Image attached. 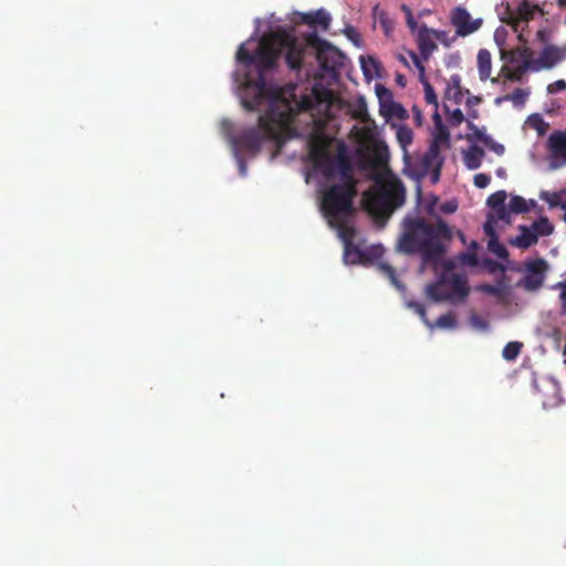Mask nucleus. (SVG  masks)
I'll list each match as a JSON object with an SVG mask.
<instances>
[{"label": "nucleus", "mask_w": 566, "mask_h": 566, "mask_svg": "<svg viewBox=\"0 0 566 566\" xmlns=\"http://www.w3.org/2000/svg\"><path fill=\"white\" fill-rule=\"evenodd\" d=\"M556 286L562 289V291H566V281L557 283Z\"/></svg>", "instance_id": "bf43d9fd"}, {"label": "nucleus", "mask_w": 566, "mask_h": 566, "mask_svg": "<svg viewBox=\"0 0 566 566\" xmlns=\"http://www.w3.org/2000/svg\"><path fill=\"white\" fill-rule=\"evenodd\" d=\"M360 65L366 77L371 78L374 75L378 74L379 65L374 57L360 56Z\"/></svg>", "instance_id": "cd10ccee"}, {"label": "nucleus", "mask_w": 566, "mask_h": 566, "mask_svg": "<svg viewBox=\"0 0 566 566\" xmlns=\"http://www.w3.org/2000/svg\"><path fill=\"white\" fill-rule=\"evenodd\" d=\"M467 127L469 130V133L467 135L468 140H470V142L478 140V142H481L483 145L485 142H491V136L486 135L485 128H480L472 122H468Z\"/></svg>", "instance_id": "bb28decb"}, {"label": "nucleus", "mask_w": 566, "mask_h": 566, "mask_svg": "<svg viewBox=\"0 0 566 566\" xmlns=\"http://www.w3.org/2000/svg\"><path fill=\"white\" fill-rule=\"evenodd\" d=\"M412 114H413V120H415V123H416L418 126H421V125H422V119H423V117H422V113H421L420 108H419V107H417V106H413V107H412Z\"/></svg>", "instance_id": "3c124183"}, {"label": "nucleus", "mask_w": 566, "mask_h": 566, "mask_svg": "<svg viewBox=\"0 0 566 566\" xmlns=\"http://www.w3.org/2000/svg\"><path fill=\"white\" fill-rule=\"evenodd\" d=\"M484 156L485 151L483 148L478 145H471L463 154V161L469 169L474 170L481 166Z\"/></svg>", "instance_id": "aec40b11"}, {"label": "nucleus", "mask_w": 566, "mask_h": 566, "mask_svg": "<svg viewBox=\"0 0 566 566\" xmlns=\"http://www.w3.org/2000/svg\"><path fill=\"white\" fill-rule=\"evenodd\" d=\"M496 175H497L499 177H504V176H505V170H504L503 168H499V169L496 170Z\"/></svg>", "instance_id": "052dcab7"}, {"label": "nucleus", "mask_w": 566, "mask_h": 566, "mask_svg": "<svg viewBox=\"0 0 566 566\" xmlns=\"http://www.w3.org/2000/svg\"><path fill=\"white\" fill-rule=\"evenodd\" d=\"M344 261L348 264H366L370 261L365 251L354 243H347L344 249Z\"/></svg>", "instance_id": "6ab92c4d"}, {"label": "nucleus", "mask_w": 566, "mask_h": 566, "mask_svg": "<svg viewBox=\"0 0 566 566\" xmlns=\"http://www.w3.org/2000/svg\"><path fill=\"white\" fill-rule=\"evenodd\" d=\"M536 12L543 13L537 4H532L528 0L518 2L516 9L510 13V23L516 27L520 22H528L534 18Z\"/></svg>", "instance_id": "2eb2a0df"}, {"label": "nucleus", "mask_w": 566, "mask_h": 566, "mask_svg": "<svg viewBox=\"0 0 566 566\" xmlns=\"http://www.w3.org/2000/svg\"><path fill=\"white\" fill-rule=\"evenodd\" d=\"M488 249L500 259H506L509 256L506 248L499 242L497 238H492L489 240Z\"/></svg>", "instance_id": "72a5a7b5"}, {"label": "nucleus", "mask_w": 566, "mask_h": 566, "mask_svg": "<svg viewBox=\"0 0 566 566\" xmlns=\"http://www.w3.org/2000/svg\"><path fill=\"white\" fill-rule=\"evenodd\" d=\"M378 266H379L380 271H381L384 274H386V275L391 280V282H392L394 284H396V285H397V277H396V271H395V269H394L391 265L387 264V263H379V265H378Z\"/></svg>", "instance_id": "a19ab883"}, {"label": "nucleus", "mask_w": 566, "mask_h": 566, "mask_svg": "<svg viewBox=\"0 0 566 566\" xmlns=\"http://www.w3.org/2000/svg\"><path fill=\"white\" fill-rule=\"evenodd\" d=\"M295 91L296 86L292 84L277 93L270 109L259 117V127L241 132L234 139L235 146L253 155L256 154L264 139L277 140L296 114L312 111L315 102L326 101L332 95L329 91L321 92L314 87L311 95L304 94L298 97Z\"/></svg>", "instance_id": "f03ea898"}, {"label": "nucleus", "mask_w": 566, "mask_h": 566, "mask_svg": "<svg viewBox=\"0 0 566 566\" xmlns=\"http://www.w3.org/2000/svg\"><path fill=\"white\" fill-rule=\"evenodd\" d=\"M523 347V344L520 342H510L507 343L502 352V356L505 360L512 361L517 358V356L521 353V349Z\"/></svg>", "instance_id": "c85d7f7f"}, {"label": "nucleus", "mask_w": 566, "mask_h": 566, "mask_svg": "<svg viewBox=\"0 0 566 566\" xmlns=\"http://www.w3.org/2000/svg\"><path fill=\"white\" fill-rule=\"evenodd\" d=\"M433 120H434V127L443 125L442 119L437 109L434 111V114H433Z\"/></svg>", "instance_id": "5fc2aeb1"}, {"label": "nucleus", "mask_w": 566, "mask_h": 566, "mask_svg": "<svg viewBox=\"0 0 566 566\" xmlns=\"http://www.w3.org/2000/svg\"><path fill=\"white\" fill-rule=\"evenodd\" d=\"M566 59V49L553 44L546 45L541 52L537 60L533 61V71L542 69H552L557 63Z\"/></svg>", "instance_id": "ddd939ff"}, {"label": "nucleus", "mask_w": 566, "mask_h": 566, "mask_svg": "<svg viewBox=\"0 0 566 566\" xmlns=\"http://www.w3.org/2000/svg\"><path fill=\"white\" fill-rule=\"evenodd\" d=\"M451 120L454 125H459L464 120V115L461 109L457 108L451 114Z\"/></svg>", "instance_id": "de8ad7c7"}, {"label": "nucleus", "mask_w": 566, "mask_h": 566, "mask_svg": "<svg viewBox=\"0 0 566 566\" xmlns=\"http://www.w3.org/2000/svg\"><path fill=\"white\" fill-rule=\"evenodd\" d=\"M401 61L403 62V64L408 65L407 60L403 56H401Z\"/></svg>", "instance_id": "e2e57ef3"}, {"label": "nucleus", "mask_w": 566, "mask_h": 566, "mask_svg": "<svg viewBox=\"0 0 566 566\" xmlns=\"http://www.w3.org/2000/svg\"><path fill=\"white\" fill-rule=\"evenodd\" d=\"M505 200H506V192L504 190H500V191L492 193L488 198L486 203L492 209H501L502 212H505V206H504Z\"/></svg>", "instance_id": "c756f323"}, {"label": "nucleus", "mask_w": 566, "mask_h": 566, "mask_svg": "<svg viewBox=\"0 0 566 566\" xmlns=\"http://www.w3.org/2000/svg\"><path fill=\"white\" fill-rule=\"evenodd\" d=\"M306 45L315 50L322 70L335 72L344 65V54L315 32L306 36Z\"/></svg>", "instance_id": "0eeeda50"}, {"label": "nucleus", "mask_w": 566, "mask_h": 566, "mask_svg": "<svg viewBox=\"0 0 566 566\" xmlns=\"http://www.w3.org/2000/svg\"><path fill=\"white\" fill-rule=\"evenodd\" d=\"M436 325L441 328H454L457 326V319L451 313L443 314L438 317Z\"/></svg>", "instance_id": "e433bc0d"}, {"label": "nucleus", "mask_w": 566, "mask_h": 566, "mask_svg": "<svg viewBox=\"0 0 566 566\" xmlns=\"http://www.w3.org/2000/svg\"><path fill=\"white\" fill-rule=\"evenodd\" d=\"M497 210V218L504 220L507 217V210L505 209V212H502L501 209Z\"/></svg>", "instance_id": "4d7b16f0"}, {"label": "nucleus", "mask_w": 566, "mask_h": 566, "mask_svg": "<svg viewBox=\"0 0 566 566\" xmlns=\"http://www.w3.org/2000/svg\"><path fill=\"white\" fill-rule=\"evenodd\" d=\"M480 102H481V98H480V97L473 96V97L468 98L467 104H468L469 106H471V105L479 104Z\"/></svg>", "instance_id": "6e6d98bb"}, {"label": "nucleus", "mask_w": 566, "mask_h": 566, "mask_svg": "<svg viewBox=\"0 0 566 566\" xmlns=\"http://www.w3.org/2000/svg\"><path fill=\"white\" fill-rule=\"evenodd\" d=\"M452 240L450 227L441 219L429 222L419 214H407L401 222L397 250L408 255H419L424 263H438Z\"/></svg>", "instance_id": "7ed1b4c3"}, {"label": "nucleus", "mask_w": 566, "mask_h": 566, "mask_svg": "<svg viewBox=\"0 0 566 566\" xmlns=\"http://www.w3.org/2000/svg\"><path fill=\"white\" fill-rule=\"evenodd\" d=\"M423 84L424 90V99L428 104H431L434 106V108H438V96L434 92L433 86L424 78L420 80Z\"/></svg>", "instance_id": "f704fd0d"}, {"label": "nucleus", "mask_w": 566, "mask_h": 566, "mask_svg": "<svg viewBox=\"0 0 566 566\" xmlns=\"http://www.w3.org/2000/svg\"><path fill=\"white\" fill-rule=\"evenodd\" d=\"M559 302H560L562 313L566 314V291L560 292Z\"/></svg>", "instance_id": "864d4df0"}, {"label": "nucleus", "mask_w": 566, "mask_h": 566, "mask_svg": "<svg viewBox=\"0 0 566 566\" xmlns=\"http://www.w3.org/2000/svg\"><path fill=\"white\" fill-rule=\"evenodd\" d=\"M400 9L406 14V22H407L408 28L410 29V31L412 33H415L419 27L417 24V21L413 18L411 9L405 3L401 4Z\"/></svg>", "instance_id": "4c0bfd02"}, {"label": "nucleus", "mask_w": 566, "mask_h": 566, "mask_svg": "<svg viewBox=\"0 0 566 566\" xmlns=\"http://www.w3.org/2000/svg\"><path fill=\"white\" fill-rule=\"evenodd\" d=\"M450 21L455 28L457 35L462 38L474 33L482 25V20H473L469 11L463 7H457L451 11Z\"/></svg>", "instance_id": "9d476101"}, {"label": "nucleus", "mask_w": 566, "mask_h": 566, "mask_svg": "<svg viewBox=\"0 0 566 566\" xmlns=\"http://www.w3.org/2000/svg\"><path fill=\"white\" fill-rule=\"evenodd\" d=\"M483 229L485 234L489 237V240L492 238H497L494 227L490 221L484 223Z\"/></svg>", "instance_id": "8fccbe9b"}, {"label": "nucleus", "mask_w": 566, "mask_h": 566, "mask_svg": "<svg viewBox=\"0 0 566 566\" xmlns=\"http://www.w3.org/2000/svg\"><path fill=\"white\" fill-rule=\"evenodd\" d=\"M357 117L363 118V112H359V113L357 114Z\"/></svg>", "instance_id": "0e129e2a"}, {"label": "nucleus", "mask_w": 566, "mask_h": 566, "mask_svg": "<svg viewBox=\"0 0 566 566\" xmlns=\"http://www.w3.org/2000/svg\"><path fill=\"white\" fill-rule=\"evenodd\" d=\"M458 208L454 201H447L441 206V211L444 213H453Z\"/></svg>", "instance_id": "09e8293b"}, {"label": "nucleus", "mask_w": 566, "mask_h": 566, "mask_svg": "<svg viewBox=\"0 0 566 566\" xmlns=\"http://www.w3.org/2000/svg\"><path fill=\"white\" fill-rule=\"evenodd\" d=\"M558 6L559 7H566V0H558Z\"/></svg>", "instance_id": "680f3d73"}, {"label": "nucleus", "mask_w": 566, "mask_h": 566, "mask_svg": "<svg viewBox=\"0 0 566 566\" xmlns=\"http://www.w3.org/2000/svg\"><path fill=\"white\" fill-rule=\"evenodd\" d=\"M522 56H523V62L518 66H516L514 70H512V71L509 70L507 71V73L505 74V78L506 80H509L511 82H521L523 80L524 74L528 70L533 71L534 63L531 60V52H530V50L525 49L522 52Z\"/></svg>", "instance_id": "dca6fc26"}, {"label": "nucleus", "mask_w": 566, "mask_h": 566, "mask_svg": "<svg viewBox=\"0 0 566 566\" xmlns=\"http://www.w3.org/2000/svg\"><path fill=\"white\" fill-rule=\"evenodd\" d=\"M314 163L327 181L334 179L337 175H339V181L354 178L353 166L349 159L343 155H338L334 158L328 154L314 160Z\"/></svg>", "instance_id": "6e6552de"}, {"label": "nucleus", "mask_w": 566, "mask_h": 566, "mask_svg": "<svg viewBox=\"0 0 566 566\" xmlns=\"http://www.w3.org/2000/svg\"><path fill=\"white\" fill-rule=\"evenodd\" d=\"M547 271V262L544 259H536L526 264L524 276L518 282L526 291H537L545 281V272Z\"/></svg>", "instance_id": "1a4fd4ad"}, {"label": "nucleus", "mask_w": 566, "mask_h": 566, "mask_svg": "<svg viewBox=\"0 0 566 566\" xmlns=\"http://www.w3.org/2000/svg\"><path fill=\"white\" fill-rule=\"evenodd\" d=\"M484 146L494 151L496 155L502 156L505 151V148L502 144L496 143L492 137L491 142H485Z\"/></svg>", "instance_id": "79ce46f5"}, {"label": "nucleus", "mask_w": 566, "mask_h": 566, "mask_svg": "<svg viewBox=\"0 0 566 566\" xmlns=\"http://www.w3.org/2000/svg\"><path fill=\"white\" fill-rule=\"evenodd\" d=\"M356 180H340L322 190V210L329 221H342L354 214V198L357 196Z\"/></svg>", "instance_id": "20e7f679"}, {"label": "nucleus", "mask_w": 566, "mask_h": 566, "mask_svg": "<svg viewBox=\"0 0 566 566\" xmlns=\"http://www.w3.org/2000/svg\"><path fill=\"white\" fill-rule=\"evenodd\" d=\"M565 221H566V213H565Z\"/></svg>", "instance_id": "338daca9"}, {"label": "nucleus", "mask_w": 566, "mask_h": 566, "mask_svg": "<svg viewBox=\"0 0 566 566\" xmlns=\"http://www.w3.org/2000/svg\"><path fill=\"white\" fill-rule=\"evenodd\" d=\"M566 90V82L564 80L555 81L547 86V92L549 94H555L557 92Z\"/></svg>", "instance_id": "37998d69"}, {"label": "nucleus", "mask_w": 566, "mask_h": 566, "mask_svg": "<svg viewBox=\"0 0 566 566\" xmlns=\"http://www.w3.org/2000/svg\"><path fill=\"white\" fill-rule=\"evenodd\" d=\"M373 17L375 20L379 22L386 34L392 31L394 22L390 19L389 14L384 9H381L379 4L374 6Z\"/></svg>", "instance_id": "b1692460"}, {"label": "nucleus", "mask_w": 566, "mask_h": 566, "mask_svg": "<svg viewBox=\"0 0 566 566\" xmlns=\"http://www.w3.org/2000/svg\"><path fill=\"white\" fill-rule=\"evenodd\" d=\"M365 207L375 217L387 218L405 202V188L400 181L380 186L376 193L365 196Z\"/></svg>", "instance_id": "39448f33"}, {"label": "nucleus", "mask_w": 566, "mask_h": 566, "mask_svg": "<svg viewBox=\"0 0 566 566\" xmlns=\"http://www.w3.org/2000/svg\"><path fill=\"white\" fill-rule=\"evenodd\" d=\"M478 69L481 81H486L491 75L492 59L491 53L486 49H481L478 52Z\"/></svg>", "instance_id": "4be33fe9"}, {"label": "nucleus", "mask_w": 566, "mask_h": 566, "mask_svg": "<svg viewBox=\"0 0 566 566\" xmlns=\"http://www.w3.org/2000/svg\"><path fill=\"white\" fill-rule=\"evenodd\" d=\"M541 198L546 200L551 207H560L562 209L566 210V202L560 201V195L557 192H543Z\"/></svg>", "instance_id": "c9c22d12"}, {"label": "nucleus", "mask_w": 566, "mask_h": 566, "mask_svg": "<svg viewBox=\"0 0 566 566\" xmlns=\"http://www.w3.org/2000/svg\"><path fill=\"white\" fill-rule=\"evenodd\" d=\"M453 264L449 263L439 281L427 286V294L431 300L436 302L450 301L454 297L464 298L468 295L469 289L464 279L460 274L451 272Z\"/></svg>", "instance_id": "423d86ee"}, {"label": "nucleus", "mask_w": 566, "mask_h": 566, "mask_svg": "<svg viewBox=\"0 0 566 566\" xmlns=\"http://www.w3.org/2000/svg\"><path fill=\"white\" fill-rule=\"evenodd\" d=\"M417 44L421 57L427 61L432 53L438 49L433 38V29L428 28L426 24L420 25L417 30Z\"/></svg>", "instance_id": "4468645a"}, {"label": "nucleus", "mask_w": 566, "mask_h": 566, "mask_svg": "<svg viewBox=\"0 0 566 566\" xmlns=\"http://www.w3.org/2000/svg\"><path fill=\"white\" fill-rule=\"evenodd\" d=\"M308 146L313 160H317L323 156L328 155V139L323 134H314L308 140Z\"/></svg>", "instance_id": "a211bd4d"}, {"label": "nucleus", "mask_w": 566, "mask_h": 566, "mask_svg": "<svg viewBox=\"0 0 566 566\" xmlns=\"http://www.w3.org/2000/svg\"><path fill=\"white\" fill-rule=\"evenodd\" d=\"M521 229V234L517 235L513 241L512 243L518 248H522V249H527L534 244L537 243L538 241V238H537V234L530 230L527 227L525 226H521L520 227Z\"/></svg>", "instance_id": "5701e85b"}, {"label": "nucleus", "mask_w": 566, "mask_h": 566, "mask_svg": "<svg viewBox=\"0 0 566 566\" xmlns=\"http://www.w3.org/2000/svg\"><path fill=\"white\" fill-rule=\"evenodd\" d=\"M549 165L553 169L566 165V129L549 135L548 140Z\"/></svg>", "instance_id": "9b49d317"}, {"label": "nucleus", "mask_w": 566, "mask_h": 566, "mask_svg": "<svg viewBox=\"0 0 566 566\" xmlns=\"http://www.w3.org/2000/svg\"><path fill=\"white\" fill-rule=\"evenodd\" d=\"M398 82H399V83H400V82H402V76H401V75H400V76H398Z\"/></svg>", "instance_id": "69168bd1"}, {"label": "nucleus", "mask_w": 566, "mask_h": 566, "mask_svg": "<svg viewBox=\"0 0 566 566\" xmlns=\"http://www.w3.org/2000/svg\"><path fill=\"white\" fill-rule=\"evenodd\" d=\"M396 136L400 146L406 149L412 143L413 132L408 126H399Z\"/></svg>", "instance_id": "2f4dec72"}, {"label": "nucleus", "mask_w": 566, "mask_h": 566, "mask_svg": "<svg viewBox=\"0 0 566 566\" xmlns=\"http://www.w3.org/2000/svg\"><path fill=\"white\" fill-rule=\"evenodd\" d=\"M345 35L352 41L354 42L355 44L358 45L359 41H360V35L359 33L356 31L355 28L353 27H347L345 29Z\"/></svg>", "instance_id": "c03bdc74"}, {"label": "nucleus", "mask_w": 566, "mask_h": 566, "mask_svg": "<svg viewBox=\"0 0 566 566\" xmlns=\"http://www.w3.org/2000/svg\"><path fill=\"white\" fill-rule=\"evenodd\" d=\"M536 203L534 200H531L530 203L521 196H513L509 202V208L514 213H524L530 211L531 207H534Z\"/></svg>", "instance_id": "a878e982"}, {"label": "nucleus", "mask_w": 566, "mask_h": 566, "mask_svg": "<svg viewBox=\"0 0 566 566\" xmlns=\"http://www.w3.org/2000/svg\"><path fill=\"white\" fill-rule=\"evenodd\" d=\"M484 291L489 292V293H494L495 292V287L492 286V285H485L483 287Z\"/></svg>", "instance_id": "13d9d810"}, {"label": "nucleus", "mask_w": 566, "mask_h": 566, "mask_svg": "<svg viewBox=\"0 0 566 566\" xmlns=\"http://www.w3.org/2000/svg\"><path fill=\"white\" fill-rule=\"evenodd\" d=\"M533 231L538 235H549L553 232V226L548 218L542 217L532 224Z\"/></svg>", "instance_id": "7c9ffc66"}, {"label": "nucleus", "mask_w": 566, "mask_h": 566, "mask_svg": "<svg viewBox=\"0 0 566 566\" xmlns=\"http://www.w3.org/2000/svg\"><path fill=\"white\" fill-rule=\"evenodd\" d=\"M530 95V91L528 90H524V88H515L512 94H509V95H505L504 97L502 98H497V102L500 101H511L513 103L514 106L516 107H523L526 103V99Z\"/></svg>", "instance_id": "393cba45"}, {"label": "nucleus", "mask_w": 566, "mask_h": 566, "mask_svg": "<svg viewBox=\"0 0 566 566\" xmlns=\"http://www.w3.org/2000/svg\"><path fill=\"white\" fill-rule=\"evenodd\" d=\"M301 20L310 27L319 25L323 30H327L331 23V17L324 9H319L315 12L302 13Z\"/></svg>", "instance_id": "f3484780"}, {"label": "nucleus", "mask_w": 566, "mask_h": 566, "mask_svg": "<svg viewBox=\"0 0 566 566\" xmlns=\"http://www.w3.org/2000/svg\"><path fill=\"white\" fill-rule=\"evenodd\" d=\"M409 307L413 308L420 316L421 318L426 322V308L424 306L421 304V303H418V302H410L409 303Z\"/></svg>", "instance_id": "49530a36"}, {"label": "nucleus", "mask_w": 566, "mask_h": 566, "mask_svg": "<svg viewBox=\"0 0 566 566\" xmlns=\"http://www.w3.org/2000/svg\"><path fill=\"white\" fill-rule=\"evenodd\" d=\"M409 56L413 63V65L417 67V70L419 71V74H420V80L421 78H424V74H426V69H424V65H423V62H422V57L421 55L419 56L417 53H415L413 51H409Z\"/></svg>", "instance_id": "58836bf2"}, {"label": "nucleus", "mask_w": 566, "mask_h": 566, "mask_svg": "<svg viewBox=\"0 0 566 566\" xmlns=\"http://www.w3.org/2000/svg\"><path fill=\"white\" fill-rule=\"evenodd\" d=\"M444 97L449 101H454L455 103H460L463 97L462 87H461V76L459 74H453L447 82Z\"/></svg>", "instance_id": "412c9836"}, {"label": "nucleus", "mask_w": 566, "mask_h": 566, "mask_svg": "<svg viewBox=\"0 0 566 566\" xmlns=\"http://www.w3.org/2000/svg\"><path fill=\"white\" fill-rule=\"evenodd\" d=\"M242 43L237 51V60L245 67L255 66L256 76L252 77L247 75L244 78V99L243 105L245 108L253 111L268 95V85L265 81V72L273 70L281 54L285 51V61L292 70H301L303 66V59L305 53V45L297 42L296 39L287 35L272 33L268 36H262L253 52Z\"/></svg>", "instance_id": "f257e3e1"}, {"label": "nucleus", "mask_w": 566, "mask_h": 566, "mask_svg": "<svg viewBox=\"0 0 566 566\" xmlns=\"http://www.w3.org/2000/svg\"><path fill=\"white\" fill-rule=\"evenodd\" d=\"M433 38H434V41L438 40L440 41L441 43L446 44V45H449V41H448V32L447 31H442V30H434L433 29Z\"/></svg>", "instance_id": "a18cd8bd"}, {"label": "nucleus", "mask_w": 566, "mask_h": 566, "mask_svg": "<svg viewBox=\"0 0 566 566\" xmlns=\"http://www.w3.org/2000/svg\"><path fill=\"white\" fill-rule=\"evenodd\" d=\"M450 133L444 125L434 127L432 139L429 146V150L426 155V160L430 163H437L438 169H440L442 159L440 158V147L442 145L449 146Z\"/></svg>", "instance_id": "f8f14e48"}, {"label": "nucleus", "mask_w": 566, "mask_h": 566, "mask_svg": "<svg viewBox=\"0 0 566 566\" xmlns=\"http://www.w3.org/2000/svg\"><path fill=\"white\" fill-rule=\"evenodd\" d=\"M473 182H474V186L478 187V188H485L490 185L491 182V177L486 174H478L474 176V179H473Z\"/></svg>", "instance_id": "ea45409f"}, {"label": "nucleus", "mask_w": 566, "mask_h": 566, "mask_svg": "<svg viewBox=\"0 0 566 566\" xmlns=\"http://www.w3.org/2000/svg\"><path fill=\"white\" fill-rule=\"evenodd\" d=\"M392 113L399 118H405L407 114L406 109L399 104L392 105Z\"/></svg>", "instance_id": "603ef678"}, {"label": "nucleus", "mask_w": 566, "mask_h": 566, "mask_svg": "<svg viewBox=\"0 0 566 566\" xmlns=\"http://www.w3.org/2000/svg\"><path fill=\"white\" fill-rule=\"evenodd\" d=\"M331 222L337 224V227L339 228V233L344 240L345 245L347 243H353V239L355 237L354 227L347 224L345 222V219H342V221H331Z\"/></svg>", "instance_id": "473e14b6"}]
</instances>
